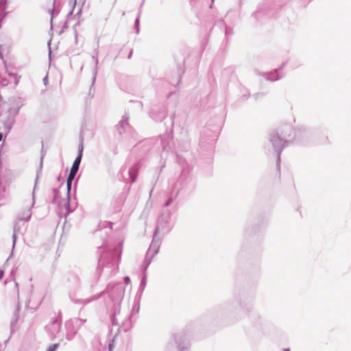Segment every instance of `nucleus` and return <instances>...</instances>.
I'll list each match as a JSON object with an SVG mask.
<instances>
[{
  "instance_id": "1",
  "label": "nucleus",
  "mask_w": 351,
  "mask_h": 351,
  "mask_svg": "<svg viewBox=\"0 0 351 351\" xmlns=\"http://www.w3.org/2000/svg\"><path fill=\"white\" fill-rule=\"evenodd\" d=\"M81 158H82V156H81V154H80V156H78L75 158V161H74V162L73 164V166H72L71 169L70 173H69V176H70V178L71 179H74L75 175H76V173H77V171L79 169V166H80V162H81Z\"/></svg>"
},
{
  "instance_id": "2",
  "label": "nucleus",
  "mask_w": 351,
  "mask_h": 351,
  "mask_svg": "<svg viewBox=\"0 0 351 351\" xmlns=\"http://www.w3.org/2000/svg\"><path fill=\"white\" fill-rule=\"evenodd\" d=\"M73 180V179H71L70 176L69 175V177L67 178V182H66V186H67L69 191L71 189V183H72Z\"/></svg>"
},
{
  "instance_id": "3",
  "label": "nucleus",
  "mask_w": 351,
  "mask_h": 351,
  "mask_svg": "<svg viewBox=\"0 0 351 351\" xmlns=\"http://www.w3.org/2000/svg\"><path fill=\"white\" fill-rule=\"evenodd\" d=\"M58 344L55 343L49 346L47 351H56V350L58 348Z\"/></svg>"
},
{
  "instance_id": "4",
  "label": "nucleus",
  "mask_w": 351,
  "mask_h": 351,
  "mask_svg": "<svg viewBox=\"0 0 351 351\" xmlns=\"http://www.w3.org/2000/svg\"><path fill=\"white\" fill-rule=\"evenodd\" d=\"M112 347H113L112 343H110V345H109V351H112Z\"/></svg>"
},
{
  "instance_id": "5",
  "label": "nucleus",
  "mask_w": 351,
  "mask_h": 351,
  "mask_svg": "<svg viewBox=\"0 0 351 351\" xmlns=\"http://www.w3.org/2000/svg\"><path fill=\"white\" fill-rule=\"evenodd\" d=\"M44 82H45V84H47V77H45Z\"/></svg>"
},
{
  "instance_id": "6",
  "label": "nucleus",
  "mask_w": 351,
  "mask_h": 351,
  "mask_svg": "<svg viewBox=\"0 0 351 351\" xmlns=\"http://www.w3.org/2000/svg\"><path fill=\"white\" fill-rule=\"evenodd\" d=\"M2 140V134L0 133V141Z\"/></svg>"
}]
</instances>
